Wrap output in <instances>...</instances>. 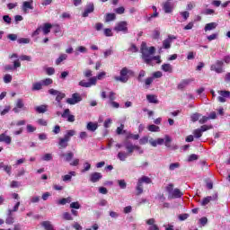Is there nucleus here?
<instances>
[{
  "instance_id": "bf43d9fd",
  "label": "nucleus",
  "mask_w": 230,
  "mask_h": 230,
  "mask_svg": "<svg viewBox=\"0 0 230 230\" xmlns=\"http://www.w3.org/2000/svg\"><path fill=\"white\" fill-rule=\"evenodd\" d=\"M190 217V214H181L178 218L181 220V222H184V220H188Z\"/></svg>"
},
{
  "instance_id": "a211bd4d",
  "label": "nucleus",
  "mask_w": 230,
  "mask_h": 230,
  "mask_svg": "<svg viewBox=\"0 0 230 230\" xmlns=\"http://www.w3.org/2000/svg\"><path fill=\"white\" fill-rule=\"evenodd\" d=\"M75 134H76V131H75L74 129H70L66 132L62 139L66 141V143H69V141H71V137H73Z\"/></svg>"
},
{
  "instance_id": "7ed1b4c3",
  "label": "nucleus",
  "mask_w": 230,
  "mask_h": 230,
  "mask_svg": "<svg viewBox=\"0 0 230 230\" xmlns=\"http://www.w3.org/2000/svg\"><path fill=\"white\" fill-rule=\"evenodd\" d=\"M120 75H117L114 77L116 82H121V84H127L130 76H134V71L128 69L127 66L123 67L120 72Z\"/></svg>"
},
{
  "instance_id": "69168bd1",
  "label": "nucleus",
  "mask_w": 230,
  "mask_h": 230,
  "mask_svg": "<svg viewBox=\"0 0 230 230\" xmlns=\"http://www.w3.org/2000/svg\"><path fill=\"white\" fill-rule=\"evenodd\" d=\"M79 85L81 87H86V88L91 87V84H89V82H84V80L79 82Z\"/></svg>"
},
{
  "instance_id": "8fccbe9b",
  "label": "nucleus",
  "mask_w": 230,
  "mask_h": 230,
  "mask_svg": "<svg viewBox=\"0 0 230 230\" xmlns=\"http://www.w3.org/2000/svg\"><path fill=\"white\" fill-rule=\"evenodd\" d=\"M18 44H30V39L28 38H20L17 40Z\"/></svg>"
},
{
  "instance_id": "864d4df0",
  "label": "nucleus",
  "mask_w": 230,
  "mask_h": 230,
  "mask_svg": "<svg viewBox=\"0 0 230 230\" xmlns=\"http://www.w3.org/2000/svg\"><path fill=\"white\" fill-rule=\"evenodd\" d=\"M199 159V155H195V154H191L190 155H189L188 157V162L189 163H193V161H197Z\"/></svg>"
},
{
  "instance_id": "1a4fd4ad",
  "label": "nucleus",
  "mask_w": 230,
  "mask_h": 230,
  "mask_svg": "<svg viewBox=\"0 0 230 230\" xmlns=\"http://www.w3.org/2000/svg\"><path fill=\"white\" fill-rule=\"evenodd\" d=\"M173 3H172L170 0H167L163 4V10L164 13H172V12H173Z\"/></svg>"
},
{
  "instance_id": "3c124183",
  "label": "nucleus",
  "mask_w": 230,
  "mask_h": 230,
  "mask_svg": "<svg viewBox=\"0 0 230 230\" xmlns=\"http://www.w3.org/2000/svg\"><path fill=\"white\" fill-rule=\"evenodd\" d=\"M103 33H104L105 37H112V35H113L112 29H111V28L104 29Z\"/></svg>"
},
{
  "instance_id": "39448f33",
  "label": "nucleus",
  "mask_w": 230,
  "mask_h": 230,
  "mask_svg": "<svg viewBox=\"0 0 230 230\" xmlns=\"http://www.w3.org/2000/svg\"><path fill=\"white\" fill-rule=\"evenodd\" d=\"M49 93L51 94V96H56V102L58 103H60V102H62V100H64V98H66V93H64L58 90H55L53 88L49 90Z\"/></svg>"
},
{
  "instance_id": "603ef678",
  "label": "nucleus",
  "mask_w": 230,
  "mask_h": 230,
  "mask_svg": "<svg viewBox=\"0 0 230 230\" xmlns=\"http://www.w3.org/2000/svg\"><path fill=\"white\" fill-rule=\"evenodd\" d=\"M114 12L116 13H118L119 15H123V13H125V7H123V6L118 7V8L114 9Z\"/></svg>"
},
{
  "instance_id": "4d7b16f0",
  "label": "nucleus",
  "mask_w": 230,
  "mask_h": 230,
  "mask_svg": "<svg viewBox=\"0 0 230 230\" xmlns=\"http://www.w3.org/2000/svg\"><path fill=\"white\" fill-rule=\"evenodd\" d=\"M12 75L10 74H6L4 76V84H10L12 82Z\"/></svg>"
},
{
  "instance_id": "f704fd0d",
  "label": "nucleus",
  "mask_w": 230,
  "mask_h": 230,
  "mask_svg": "<svg viewBox=\"0 0 230 230\" xmlns=\"http://www.w3.org/2000/svg\"><path fill=\"white\" fill-rule=\"evenodd\" d=\"M138 181L143 184L145 182L146 184H152V179L148 176H142Z\"/></svg>"
},
{
  "instance_id": "5fc2aeb1",
  "label": "nucleus",
  "mask_w": 230,
  "mask_h": 230,
  "mask_svg": "<svg viewBox=\"0 0 230 230\" xmlns=\"http://www.w3.org/2000/svg\"><path fill=\"white\" fill-rule=\"evenodd\" d=\"M180 166H181V164L173 163L169 165V170H171V172H173V170H176V168H180Z\"/></svg>"
},
{
  "instance_id": "5701e85b",
  "label": "nucleus",
  "mask_w": 230,
  "mask_h": 230,
  "mask_svg": "<svg viewBox=\"0 0 230 230\" xmlns=\"http://www.w3.org/2000/svg\"><path fill=\"white\" fill-rule=\"evenodd\" d=\"M51 28H53V25L51 23H44L43 27H41V31L45 35H48L51 31Z\"/></svg>"
},
{
  "instance_id": "6e6d98bb",
  "label": "nucleus",
  "mask_w": 230,
  "mask_h": 230,
  "mask_svg": "<svg viewBox=\"0 0 230 230\" xmlns=\"http://www.w3.org/2000/svg\"><path fill=\"white\" fill-rule=\"evenodd\" d=\"M150 143V140H148V137H143L139 139V145H146L147 143Z\"/></svg>"
},
{
  "instance_id": "2f4dec72",
  "label": "nucleus",
  "mask_w": 230,
  "mask_h": 230,
  "mask_svg": "<svg viewBox=\"0 0 230 230\" xmlns=\"http://www.w3.org/2000/svg\"><path fill=\"white\" fill-rule=\"evenodd\" d=\"M128 139H134V141H137V139H139V134L134 135L129 132L127 134L125 141H129Z\"/></svg>"
},
{
  "instance_id": "b1692460",
  "label": "nucleus",
  "mask_w": 230,
  "mask_h": 230,
  "mask_svg": "<svg viewBox=\"0 0 230 230\" xmlns=\"http://www.w3.org/2000/svg\"><path fill=\"white\" fill-rule=\"evenodd\" d=\"M217 26H218V23L217 22H209L205 25V31H211L212 30H217Z\"/></svg>"
},
{
  "instance_id": "6e6552de",
  "label": "nucleus",
  "mask_w": 230,
  "mask_h": 230,
  "mask_svg": "<svg viewBox=\"0 0 230 230\" xmlns=\"http://www.w3.org/2000/svg\"><path fill=\"white\" fill-rule=\"evenodd\" d=\"M128 24L127 22H119L114 27L115 31H123V33H128Z\"/></svg>"
},
{
  "instance_id": "a18cd8bd",
  "label": "nucleus",
  "mask_w": 230,
  "mask_h": 230,
  "mask_svg": "<svg viewBox=\"0 0 230 230\" xmlns=\"http://www.w3.org/2000/svg\"><path fill=\"white\" fill-rule=\"evenodd\" d=\"M82 208V205H80V202L75 201L70 204L71 209H80Z\"/></svg>"
},
{
  "instance_id": "f3484780",
  "label": "nucleus",
  "mask_w": 230,
  "mask_h": 230,
  "mask_svg": "<svg viewBox=\"0 0 230 230\" xmlns=\"http://www.w3.org/2000/svg\"><path fill=\"white\" fill-rule=\"evenodd\" d=\"M191 82H193V80L191 79H183L177 86V88L180 91H182V89H184V87H186L187 85H190V84H191Z\"/></svg>"
},
{
  "instance_id": "e433bc0d",
  "label": "nucleus",
  "mask_w": 230,
  "mask_h": 230,
  "mask_svg": "<svg viewBox=\"0 0 230 230\" xmlns=\"http://www.w3.org/2000/svg\"><path fill=\"white\" fill-rule=\"evenodd\" d=\"M147 130H149V132H159L161 128H159V126L152 124L148 126Z\"/></svg>"
},
{
  "instance_id": "e2e57ef3",
  "label": "nucleus",
  "mask_w": 230,
  "mask_h": 230,
  "mask_svg": "<svg viewBox=\"0 0 230 230\" xmlns=\"http://www.w3.org/2000/svg\"><path fill=\"white\" fill-rule=\"evenodd\" d=\"M53 160V155L51 154H46L42 157V161H52Z\"/></svg>"
},
{
  "instance_id": "680f3d73",
  "label": "nucleus",
  "mask_w": 230,
  "mask_h": 230,
  "mask_svg": "<svg viewBox=\"0 0 230 230\" xmlns=\"http://www.w3.org/2000/svg\"><path fill=\"white\" fill-rule=\"evenodd\" d=\"M46 74L49 76H51V75H55V69L53 67H47L46 68Z\"/></svg>"
},
{
  "instance_id": "37998d69",
  "label": "nucleus",
  "mask_w": 230,
  "mask_h": 230,
  "mask_svg": "<svg viewBox=\"0 0 230 230\" xmlns=\"http://www.w3.org/2000/svg\"><path fill=\"white\" fill-rule=\"evenodd\" d=\"M19 206H21V202H20V201H18V202L14 205V207L13 208V209H9V210H8L9 215H12L13 213H16V211H19Z\"/></svg>"
},
{
  "instance_id": "79ce46f5",
  "label": "nucleus",
  "mask_w": 230,
  "mask_h": 230,
  "mask_svg": "<svg viewBox=\"0 0 230 230\" xmlns=\"http://www.w3.org/2000/svg\"><path fill=\"white\" fill-rule=\"evenodd\" d=\"M40 89H42V83H41V81L38 82V83H34L32 84V91H40Z\"/></svg>"
},
{
  "instance_id": "9b49d317",
  "label": "nucleus",
  "mask_w": 230,
  "mask_h": 230,
  "mask_svg": "<svg viewBox=\"0 0 230 230\" xmlns=\"http://www.w3.org/2000/svg\"><path fill=\"white\" fill-rule=\"evenodd\" d=\"M22 10L23 13H30L29 10H33V1H25L22 3Z\"/></svg>"
},
{
  "instance_id": "bb28decb",
  "label": "nucleus",
  "mask_w": 230,
  "mask_h": 230,
  "mask_svg": "<svg viewBox=\"0 0 230 230\" xmlns=\"http://www.w3.org/2000/svg\"><path fill=\"white\" fill-rule=\"evenodd\" d=\"M73 199L71 197L63 198L58 201L59 206H66V204H71Z\"/></svg>"
},
{
  "instance_id": "6ab92c4d",
  "label": "nucleus",
  "mask_w": 230,
  "mask_h": 230,
  "mask_svg": "<svg viewBox=\"0 0 230 230\" xmlns=\"http://www.w3.org/2000/svg\"><path fill=\"white\" fill-rule=\"evenodd\" d=\"M182 192L179 189H174L172 193L170 195L169 199H181L182 197Z\"/></svg>"
},
{
  "instance_id": "ddd939ff",
  "label": "nucleus",
  "mask_w": 230,
  "mask_h": 230,
  "mask_svg": "<svg viewBox=\"0 0 230 230\" xmlns=\"http://www.w3.org/2000/svg\"><path fill=\"white\" fill-rule=\"evenodd\" d=\"M8 131H4V133L0 134V143H5V145H12V137L8 136L6 133Z\"/></svg>"
},
{
  "instance_id": "09e8293b",
  "label": "nucleus",
  "mask_w": 230,
  "mask_h": 230,
  "mask_svg": "<svg viewBox=\"0 0 230 230\" xmlns=\"http://www.w3.org/2000/svg\"><path fill=\"white\" fill-rule=\"evenodd\" d=\"M193 136L196 137V139H199L202 136V131L199 128H196L193 131Z\"/></svg>"
},
{
  "instance_id": "f8f14e48",
  "label": "nucleus",
  "mask_w": 230,
  "mask_h": 230,
  "mask_svg": "<svg viewBox=\"0 0 230 230\" xmlns=\"http://www.w3.org/2000/svg\"><path fill=\"white\" fill-rule=\"evenodd\" d=\"M70 112L71 111L69 109H66L61 114V118H67L66 121H68V123H74L75 115H71Z\"/></svg>"
},
{
  "instance_id": "7c9ffc66",
  "label": "nucleus",
  "mask_w": 230,
  "mask_h": 230,
  "mask_svg": "<svg viewBox=\"0 0 230 230\" xmlns=\"http://www.w3.org/2000/svg\"><path fill=\"white\" fill-rule=\"evenodd\" d=\"M42 227H44L45 230H55L54 226L51 225L50 221H43L41 223Z\"/></svg>"
},
{
  "instance_id": "aec40b11",
  "label": "nucleus",
  "mask_w": 230,
  "mask_h": 230,
  "mask_svg": "<svg viewBox=\"0 0 230 230\" xmlns=\"http://www.w3.org/2000/svg\"><path fill=\"white\" fill-rule=\"evenodd\" d=\"M4 169V172L7 173V175H12V165H6L4 162L0 163V170Z\"/></svg>"
},
{
  "instance_id": "cd10ccee",
  "label": "nucleus",
  "mask_w": 230,
  "mask_h": 230,
  "mask_svg": "<svg viewBox=\"0 0 230 230\" xmlns=\"http://www.w3.org/2000/svg\"><path fill=\"white\" fill-rule=\"evenodd\" d=\"M61 157H65V161L66 163H69L73 160V157H75V154L73 152H68L66 154H62Z\"/></svg>"
},
{
  "instance_id": "c9c22d12",
  "label": "nucleus",
  "mask_w": 230,
  "mask_h": 230,
  "mask_svg": "<svg viewBox=\"0 0 230 230\" xmlns=\"http://www.w3.org/2000/svg\"><path fill=\"white\" fill-rule=\"evenodd\" d=\"M75 172H70L69 174H66L64 176H62V180L64 182H67V181H71V179L73 178L72 175H75Z\"/></svg>"
},
{
  "instance_id": "4be33fe9",
  "label": "nucleus",
  "mask_w": 230,
  "mask_h": 230,
  "mask_svg": "<svg viewBox=\"0 0 230 230\" xmlns=\"http://www.w3.org/2000/svg\"><path fill=\"white\" fill-rule=\"evenodd\" d=\"M105 22H111L112 21H116V13H108L104 16Z\"/></svg>"
},
{
  "instance_id": "dca6fc26",
  "label": "nucleus",
  "mask_w": 230,
  "mask_h": 230,
  "mask_svg": "<svg viewBox=\"0 0 230 230\" xmlns=\"http://www.w3.org/2000/svg\"><path fill=\"white\" fill-rule=\"evenodd\" d=\"M19 109H23V111L26 110V108H24V102H22V99H18L16 102V107L13 108V112H15L16 114L20 112Z\"/></svg>"
},
{
  "instance_id": "13d9d810",
  "label": "nucleus",
  "mask_w": 230,
  "mask_h": 230,
  "mask_svg": "<svg viewBox=\"0 0 230 230\" xmlns=\"http://www.w3.org/2000/svg\"><path fill=\"white\" fill-rule=\"evenodd\" d=\"M118 184L119 188H121V190H125V188H127V182L125 181V180H119Z\"/></svg>"
},
{
  "instance_id": "f257e3e1",
  "label": "nucleus",
  "mask_w": 230,
  "mask_h": 230,
  "mask_svg": "<svg viewBox=\"0 0 230 230\" xmlns=\"http://www.w3.org/2000/svg\"><path fill=\"white\" fill-rule=\"evenodd\" d=\"M140 52L142 54L141 58L145 64L152 66L153 60H156V64H161V56H154L155 53V47H150L148 49L146 42H142Z\"/></svg>"
},
{
  "instance_id": "052dcab7",
  "label": "nucleus",
  "mask_w": 230,
  "mask_h": 230,
  "mask_svg": "<svg viewBox=\"0 0 230 230\" xmlns=\"http://www.w3.org/2000/svg\"><path fill=\"white\" fill-rule=\"evenodd\" d=\"M219 94H220V96H223V98H230L229 91H220Z\"/></svg>"
},
{
  "instance_id": "4c0bfd02",
  "label": "nucleus",
  "mask_w": 230,
  "mask_h": 230,
  "mask_svg": "<svg viewBox=\"0 0 230 230\" xmlns=\"http://www.w3.org/2000/svg\"><path fill=\"white\" fill-rule=\"evenodd\" d=\"M13 222H15V219L13 217L12 215H10V212H8V217L5 219V224H7V226H12Z\"/></svg>"
},
{
  "instance_id": "774afa93",
  "label": "nucleus",
  "mask_w": 230,
  "mask_h": 230,
  "mask_svg": "<svg viewBox=\"0 0 230 230\" xmlns=\"http://www.w3.org/2000/svg\"><path fill=\"white\" fill-rule=\"evenodd\" d=\"M97 80H98L97 77H90L89 82H88V84H90V87L92 85H96Z\"/></svg>"
},
{
  "instance_id": "c85d7f7f",
  "label": "nucleus",
  "mask_w": 230,
  "mask_h": 230,
  "mask_svg": "<svg viewBox=\"0 0 230 230\" xmlns=\"http://www.w3.org/2000/svg\"><path fill=\"white\" fill-rule=\"evenodd\" d=\"M146 100L149 102V103H159V100H157V96L155 94H147Z\"/></svg>"
},
{
  "instance_id": "473e14b6",
  "label": "nucleus",
  "mask_w": 230,
  "mask_h": 230,
  "mask_svg": "<svg viewBox=\"0 0 230 230\" xmlns=\"http://www.w3.org/2000/svg\"><path fill=\"white\" fill-rule=\"evenodd\" d=\"M64 60H67V56L66 54H61L58 58L56 59V66H60Z\"/></svg>"
},
{
  "instance_id": "9d476101",
  "label": "nucleus",
  "mask_w": 230,
  "mask_h": 230,
  "mask_svg": "<svg viewBox=\"0 0 230 230\" xmlns=\"http://www.w3.org/2000/svg\"><path fill=\"white\" fill-rule=\"evenodd\" d=\"M177 39L175 36L169 35L167 39L163 41L164 49H170L172 48V40Z\"/></svg>"
},
{
  "instance_id": "393cba45",
  "label": "nucleus",
  "mask_w": 230,
  "mask_h": 230,
  "mask_svg": "<svg viewBox=\"0 0 230 230\" xmlns=\"http://www.w3.org/2000/svg\"><path fill=\"white\" fill-rule=\"evenodd\" d=\"M218 196L215 195L214 197L208 196L203 199V200L201 201V206H208V204L211 201V200H217Z\"/></svg>"
},
{
  "instance_id": "de8ad7c7",
  "label": "nucleus",
  "mask_w": 230,
  "mask_h": 230,
  "mask_svg": "<svg viewBox=\"0 0 230 230\" xmlns=\"http://www.w3.org/2000/svg\"><path fill=\"white\" fill-rule=\"evenodd\" d=\"M124 128H125V126L123 124H121L120 127L117 128L116 132H117L118 136H121V134H127V131L123 130Z\"/></svg>"
},
{
  "instance_id": "20e7f679",
  "label": "nucleus",
  "mask_w": 230,
  "mask_h": 230,
  "mask_svg": "<svg viewBox=\"0 0 230 230\" xmlns=\"http://www.w3.org/2000/svg\"><path fill=\"white\" fill-rule=\"evenodd\" d=\"M149 144L152 146H157V145H165L167 148H171L172 146V137L170 136L165 135L164 138H157L156 140H154V138L149 139Z\"/></svg>"
},
{
  "instance_id": "0e129e2a",
  "label": "nucleus",
  "mask_w": 230,
  "mask_h": 230,
  "mask_svg": "<svg viewBox=\"0 0 230 230\" xmlns=\"http://www.w3.org/2000/svg\"><path fill=\"white\" fill-rule=\"evenodd\" d=\"M94 29L96 30V31H102V30H103V23L102 22L95 23Z\"/></svg>"
},
{
  "instance_id": "4468645a",
  "label": "nucleus",
  "mask_w": 230,
  "mask_h": 230,
  "mask_svg": "<svg viewBox=\"0 0 230 230\" xmlns=\"http://www.w3.org/2000/svg\"><path fill=\"white\" fill-rule=\"evenodd\" d=\"M102 178H103V175L102 174V172H93L90 174L89 181L90 182L94 183V182H98Z\"/></svg>"
},
{
  "instance_id": "338daca9",
  "label": "nucleus",
  "mask_w": 230,
  "mask_h": 230,
  "mask_svg": "<svg viewBox=\"0 0 230 230\" xmlns=\"http://www.w3.org/2000/svg\"><path fill=\"white\" fill-rule=\"evenodd\" d=\"M63 217L65 220H73V216H71V214H69V212H65L63 214Z\"/></svg>"
},
{
  "instance_id": "72a5a7b5",
  "label": "nucleus",
  "mask_w": 230,
  "mask_h": 230,
  "mask_svg": "<svg viewBox=\"0 0 230 230\" xmlns=\"http://www.w3.org/2000/svg\"><path fill=\"white\" fill-rule=\"evenodd\" d=\"M136 191L137 196L143 193V183H141L139 181L137 183Z\"/></svg>"
},
{
  "instance_id": "0eeeda50",
  "label": "nucleus",
  "mask_w": 230,
  "mask_h": 230,
  "mask_svg": "<svg viewBox=\"0 0 230 230\" xmlns=\"http://www.w3.org/2000/svg\"><path fill=\"white\" fill-rule=\"evenodd\" d=\"M210 70L215 71L217 74L224 73V61L217 60L216 64L211 65Z\"/></svg>"
},
{
  "instance_id": "c03bdc74",
  "label": "nucleus",
  "mask_w": 230,
  "mask_h": 230,
  "mask_svg": "<svg viewBox=\"0 0 230 230\" xmlns=\"http://www.w3.org/2000/svg\"><path fill=\"white\" fill-rule=\"evenodd\" d=\"M165 190L167 191V193H169L168 198L170 199V196L172 195V193H173V183H170L165 187Z\"/></svg>"
},
{
  "instance_id": "412c9836",
  "label": "nucleus",
  "mask_w": 230,
  "mask_h": 230,
  "mask_svg": "<svg viewBox=\"0 0 230 230\" xmlns=\"http://www.w3.org/2000/svg\"><path fill=\"white\" fill-rule=\"evenodd\" d=\"M162 71L164 73H173V66L170 63H165L161 66Z\"/></svg>"
},
{
  "instance_id": "c756f323",
  "label": "nucleus",
  "mask_w": 230,
  "mask_h": 230,
  "mask_svg": "<svg viewBox=\"0 0 230 230\" xmlns=\"http://www.w3.org/2000/svg\"><path fill=\"white\" fill-rule=\"evenodd\" d=\"M35 111L39 112V114H44V112H48V105H40L35 108Z\"/></svg>"
},
{
  "instance_id": "ea45409f",
  "label": "nucleus",
  "mask_w": 230,
  "mask_h": 230,
  "mask_svg": "<svg viewBox=\"0 0 230 230\" xmlns=\"http://www.w3.org/2000/svg\"><path fill=\"white\" fill-rule=\"evenodd\" d=\"M201 116L202 115L200 113L196 112L190 116V119L195 123V121H199Z\"/></svg>"
},
{
  "instance_id": "a878e982",
  "label": "nucleus",
  "mask_w": 230,
  "mask_h": 230,
  "mask_svg": "<svg viewBox=\"0 0 230 230\" xmlns=\"http://www.w3.org/2000/svg\"><path fill=\"white\" fill-rule=\"evenodd\" d=\"M87 130L90 132H95L98 129V123L94 122H88L86 126Z\"/></svg>"
},
{
  "instance_id": "2eb2a0df",
  "label": "nucleus",
  "mask_w": 230,
  "mask_h": 230,
  "mask_svg": "<svg viewBox=\"0 0 230 230\" xmlns=\"http://www.w3.org/2000/svg\"><path fill=\"white\" fill-rule=\"evenodd\" d=\"M94 12V4H89L86 5L82 16L83 17H89V13H93Z\"/></svg>"
},
{
  "instance_id": "f03ea898",
  "label": "nucleus",
  "mask_w": 230,
  "mask_h": 230,
  "mask_svg": "<svg viewBox=\"0 0 230 230\" xmlns=\"http://www.w3.org/2000/svg\"><path fill=\"white\" fill-rule=\"evenodd\" d=\"M124 146L127 150V153H124V152L118 153L117 157L118 159H119V161H126L128 155H132V154H134V150H137L139 154H143V149H141V146L134 145L130 141L125 140Z\"/></svg>"
},
{
  "instance_id": "423d86ee",
  "label": "nucleus",
  "mask_w": 230,
  "mask_h": 230,
  "mask_svg": "<svg viewBox=\"0 0 230 230\" xmlns=\"http://www.w3.org/2000/svg\"><path fill=\"white\" fill-rule=\"evenodd\" d=\"M80 102H82V95L78 93H73L72 98L66 99V103H68V105H76V103H80Z\"/></svg>"
},
{
  "instance_id": "a19ab883",
  "label": "nucleus",
  "mask_w": 230,
  "mask_h": 230,
  "mask_svg": "<svg viewBox=\"0 0 230 230\" xmlns=\"http://www.w3.org/2000/svg\"><path fill=\"white\" fill-rule=\"evenodd\" d=\"M59 148H67V146H69L68 142L66 140H63V138H59Z\"/></svg>"
},
{
  "instance_id": "49530a36",
  "label": "nucleus",
  "mask_w": 230,
  "mask_h": 230,
  "mask_svg": "<svg viewBox=\"0 0 230 230\" xmlns=\"http://www.w3.org/2000/svg\"><path fill=\"white\" fill-rule=\"evenodd\" d=\"M211 128H213V125H203L199 128L201 133L208 132V130H211Z\"/></svg>"
},
{
  "instance_id": "58836bf2",
  "label": "nucleus",
  "mask_w": 230,
  "mask_h": 230,
  "mask_svg": "<svg viewBox=\"0 0 230 230\" xmlns=\"http://www.w3.org/2000/svg\"><path fill=\"white\" fill-rule=\"evenodd\" d=\"M53 84V79L51 78H46L41 80V85H44L45 87H48V85H51Z\"/></svg>"
}]
</instances>
